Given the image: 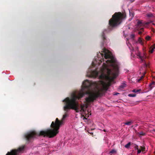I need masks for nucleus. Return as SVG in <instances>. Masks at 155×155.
Returning <instances> with one entry per match:
<instances>
[{
    "mask_svg": "<svg viewBox=\"0 0 155 155\" xmlns=\"http://www.w3.org/2000/svg\"><path fill=\"white\" fill-rule=\"evenodd\" d=\"M114 70L107 69L105 64L104 65L103 71L99 76L101 79V84L102 87L99 89L96 93L92 92L91 91L97 86L96 82H93L86 80L83 82L82 86L81 92L85 94H88L89 97H86L85 101L87 103L93 102L96 99L101 96L108 90L113 81L119 74L118 68L117 66L113 64Z\"/></svg>",
    "mask_w": 155,
    "mask_h": 155,
    "instance_id": "obj_1",
    "label": "nucleus"
},
{
    "mask_svg": "<svg viewBox=\"0 0 155 155\" xmlns=\"http://www.w3.org/2000/svg\"><path fill=\"white\" fill-rule=\"evenodd\" d=\"M84 95V94L80 92L77 95H76L75 93H74L70 98H66L63 101L65 103L64 107V109L66 111V113L63 115L61 120H59L58 118H56L55 121H52L51 125V127L52 129L49 128L46 130H42L38 133L35 131L27 133L24 135L26 140L28 141H30L35 136H43L44 137H48L49 138H52L55 136L58 133V130L64 120L68 116L67 112L68 110L72 109L75 110L77 113L79 112L78 102L77 100L81 99Z\"/></svg>",
    "mask_w": 155,
    "mask_h": 155,
    "instance_id": "obj_2",
    "label": "nucleus"
},
{
    "mask_svg": "<svg viewBox=\"0 0 155 155\" xmlns=\"http://www.w3.org/2000/svg\"><path fill=\"white\" fill-rule=\"evenodd\" d=\"M126 17L125 14L120 12H115L109 21V26L108 28L111 30L117 26L121 22L122 20Z\"/></svg>",
    "mask_w": 155,
    "mask_h": 155,
    "instance_id": "obj_3",
    "label": "nucleus"
},
{
    "mask_svg": "<svg viewBox=\"0 0 155 155\" xmlns=\"http://www.w3.org/2000/svg\"><path fill=\"white\" fill-rule=\"evenodd\" d=\"M106 51L107 50L105 48H104L103 49V51H102V52H103V53H104V57L106 59H109L105 61V62L107 64L104 63H103L102 65V68L101 69V71H103V66L104 64H106V66H107V69H109L108 68V66H111L112 68V70H114V68L113 67L114 66L113 65V64H115V65H116L117 66V67L118 68V70H119L118 65L117 62L114 59L111 58L110 56V54L106 53Z\"/></svg>",
    "mask_w": 155,
    "mask_h": 155,
    "instance_id": "obj_4",
    "label": "nucleus"
},
{
    "mask_svg": "<svg viewBox=\"0 0 155 155\" xmlns=\"http://www.w3.org/2000/svg\"><path fill=\"white\" fill-rule=\"evenodd\" d=\"M25 147L24 145H22L19 147L17 149L13 150L10 152H8L6 155H17L18 153L24 150Z\"/></svg>",
    "mask_w": 155,
    "mask_h": 155,
    "instance_id": "obj_5",
    "label": "nucleus"
},
{
    "mask_svg": "<svg viewBox=\"0 0 155 155\" xmlns=\"http://www.w3.org/2000/svg\"><path fill=\"white\" fill-rule=\"evenodd\" d=\"M152 21L150 22H144L142 20H139L137 22V27L138 29H140L141 27L144 26L146 25H148Z\"/></svg>",
    "mask_w": 155,
    "mask_h": 155,
    "instance_id": "obj_6",
    "label": "nucleus"
},
{
    "mask_svg": "<svg viewBox=\"0 0 155 155\" xmlns=\"http://www.w3.org/2000/svg\"><path fill=\"white\" fill-rule=\"evenodd\" d=\"M97 57L99 58V57H100V55L101 56L102 58L101 59L100 58L99 60L100 61L101 63L103 62V61H104V59L103 58V57L104 56V54L102 53H100V52H99V54H97Z\"/></svg>",
    "mask_w": 155,
    "mask_h": 155,
    "instance_id": "obj_7",
    "label": "nucleus"
},
{
    "mask_svg": "<svg viewBox=\"0 0 155 155\" xmlns=\"http://www.w3.org/2000/svg\"><path fill=\"white\" fill-rule=\"evenodd\" d=\"M155 85V82L154 81L152 82L149 85V90L150 91L151 90L153 87H154Z\"/></svg>",
    "mask_w": 155,
    "mask_h": 155,
    "instance_id": "obj_8",
    "label": "nucleus"
},
{
    "mask_svg": "<svg viewBox=\"0 0 155 155\" xmlns=\"http://www.w3.org/2000/svg\"><path fill=\"white\" fill-rule=\"evenodd\" d=\"M78 105H79V104H78ZM84 105H81V109H80V108H79V107H78V108L79 109V111H80V112H81L82 111L83 112H84L86 110V109H84Z\"/></svg>",
    "mask_w": 155,
    "mask_h": 155,
    "instance_id": "obj_9",
    "label": "nucleus"
},
{
    "mask_svg": "<svg viewBox=\"0 0 155 155\" xmlns=\"http://www.w3.org/2000/svg\"><path fill=\"white\" fill-rule=\"evenodd\" d=\"M155 49V45H154L150 47L149 52L151 53H152L154 51V50Z\"/></svg>",
    "mask_w": 155,
    "mask_h": 155,
    "instance_id": "obj_10",
    "label": "nucleus"
},
{
    "mask_svg": "<svg viewBox=\"0 0 155 155\" xmlns=\"http://www.w3.org/2000/svg\"><path fill=\"white\" fill-rule=\"evenodd\" d=\"M141 55L142 57H143V59L141 60L142 62H145V59L146 58V54L145 53H144Z\"/></svg>",
    "mask_w": 155,
    "mask_h": 155,
    "instance_id": "obj_11",
    "label": "nucleus"
},
{
    "mask_svg": "<svg viewBox=\"0 0 155 155\" xmlns=\"http://www.w3.org/2000/svg\"><path fill=\"white\" fill-rule=\"evenodd\" d=\"M133 122L132 121H129L126 122L125 124L127 125H130L131 124H132Z\"/></svg>",
    "mask_w": 155,
    "mask_h": 155,
    "instance_id": "obj_12",
    "label": "nucleus"
},
{
    "mask_svg": "<svg viewBox=\"0 0 155 155\" xmlns=\"http://www.w3.org/2000/svg\"><path fill=\"white\" fill-rule=\"evenodd\" d=\"M101 37L102 38V39H103V40L104 41V42L105 40H106V37H105V35L104 32H103L102 34Z\"/></svg>",
    "mask_w": 155,
    "mask_h": 155,
    "instance_id": "obj_13",
    "label": "nucleus"
},
{
    "mask_svg": "<svg viewBox=\"0 0 155 155\" xmlns=\"http://www.w3.org/2000/svg\"><path fill=\"white\" fill-rule=\"evenodd\" d=\"M137 56H138V58H139L141 60H143V57H142V55H141L140 53H138L137 54Z\"/></svg>",
    "mask_w": 155,
    "mask_h": 155,
    "instance_id": "obj_14",
    "label": "nucleus"
},
{
    "mask_svg": "<svg viewBox=\"0 0 155 155\" xmlns=\"http://www.w3.org/2000/svg\"><path fill=\"white\" fill-rule=\"evenodd\" d=\"M130 144L131 143L130 142H129L128 143H127L125 146V147L127 148H128L130 147Z\"/></svg>",
    "mask_w": 155,
    "mask_h": 155,
    "instance_id": "obj_15",
    "label": "nucleus"
},
{
    "mask_svg": "<svg viewBox=\"0 0 155 155\" xmlns=\"http://www.w3.org/2000/svg\"><path fill=\"white\" fill-rule=\"evenodd\" d=\"M126 84L124 83H123L121 84L120 87L122 89H124L126 87Z\"/></svg>",
    "mask_w": 155,
    "mask_h": 155,
    "instance_id": "obj_16",
    "label": "nucleus"
},
{
    "mask_svg": "<svg viewBox=\"0 0 155 155\" xmlns=\"http://www.w3.org/2000/svg\"><path fill=\"white\" fill-rule=\"evenodd\" d=\"M141 91L140 89H133L132 90V92L134 93L138 92Z\"/></svg>",
    "mask_w": 155,
    "mask_h": 155,
    "instance_id": "obj_17",
    "label": "nucleus"
},
{
    "mask_svg": "<svg viewBox=\"0 0 155 155\" xmlns=\"http://www.w3.org/2000/svg\"><path fill=\"white\" fill-rule=\"evenodd\" d=\"M143 28H140V29H139V30L141 31H139L138 32V34L139 35H141L142 33V31H143Z\"/></svg>",
    "mask_w": 155,
    "mask_h": 155,
    "instance_id": "obj_18",
    "label": "nucleus"
},
{
    "mask_svg": "<svg viewBox=\"0 0 155 155\" xmlns=\"http://www.w3.org/2000/svg\"><path fill=\"white\" fill-rule=\"evenodd\" d=\"M138 41L140 43L143 45V43L142 42V40L140 38H139Z\"/></svg>",
    "mask_w": 155,
    "mask_h": 155,
    "instance_id": "obj_19",
    "label": "nucleus"
},
{
    "mask_svg": "<svg viewBox=\"0 0 155 155\" xmlns=\"http://www.w3.org/2000/svg\"><path fill=\"white\" fill-rule=\"evenodd\" d=\"M138 134L139 135L142 136H144L145 135V133H143V132H138Z\"/></svg>",
    "mask_w": 155,
    "mask_h": 155,
    "instance_id": "obj_20",
    "label": "nucleus"
},
{
    "mask_svg": "<svg viewBox=\"0 0 155 155\" xmlns=\"http://www.w3.org/2000/svg\"><path fill=\"white\" fill-rule=\"evenodd\" d=\"M151 37L147 35L145 37V39L146 40L149 41Z\"/></svg>",
    "mask_w": 155,
    "mask_h": 155,
    "instance_id": "obj_21",
    "label": "nucleus"
},
{
    "mask_svg": "<svg viewBox=\"0 0 155 155\" xmlns=\"http://www.w3.org/2000/svg\"><path fill=\"white\" fill-rule=\"evenodd\" d=\"M130 38L131 39H134L135 38V35L134 34H132L130 35Z\"/></svg>",
    "mask_w": 155,
    "mask_h": 155,
    "instance_id": "obj_22",
    "label": "nucleus"
},
{
    "mask_svg": "<svg viewBox=\"0 0 155 155\" xmlns=\"http://www.w3.org/2000/svg\"><path fill=\"white\" fill-rule=\"evenodd\" d=\"M140 148L141 149V151H143L145 150V147H144V146H143V147L140 146Z\"/></svg>",
    "mask_w": 155,
    "mask_h": 155,
    "instance_id": "obj_23",
    "label": "nucleus"
},
{
    "mask_svg": "<svg viewBox=\"0 0 155 155\" xmlns=\"http://www.w3.org/2000/svg\"><path fill=\"white\" fill-rule=\"evenodd\" d=\"M147 16L148 17H152L153 16V14L151 13H149L147 14Z\"/></svg>",
    "mask_w": 155,
    "mask_h": 155,
    "instance_id": "obj_24",
    "label": "nucleus"
},
{
    "mask_svg": "<svg viewBox=\"0 0 155 155\" xmlns=\"http://www.w3.org/2000/svg\"><path fill=\"white\" fill-rule=\"evenodd\" d=\"M128 96L130 97H134L136 96V94H129L128 95Z\"/></svg>",
    "mask_w": 155,
    "mask_h": 155,
    "instance_id": "obj_25",
    "label": "nucleus"
},
{
    "mask_svg": "<svg viewBox=\"0 0 155 155\" xmlns=\"http://www.w3.org/2000/svg\"><path fill=\"white\" fill-rule=\"evenodd\" d=\"M115 152H116L115 150H113L110 151V153L111 154H113V153H115Z\"/></svg>",
    "mask_w": 155,
    "mask_h": 155,
    "instance_id": "obj_26",
    "label": "nucleus"
},
{
    "mask_svg": "<svg viewBox=\"0 0 155 155\" xmlns=\"http://www.w3.org/2000/svg\"><path fill=\"white\" fill-rule=\"evenodd\" d=\"M144 76H143L141 77L138 80V81L139 82L142 80V79L143 78Z\"/></svg>",
    "mask_w": 155,
    "mask_h": 155,
    "instance_id": "obj_27",
    "label": "nucleus"
},
{
    "mask_svg": "<svg viewBox=\"0 0 155 155\" xmlns=\"http://www.w3.org/2000/svg\"><path fill=\"white\" fill-rule=\"evenodd\" d=\"M134 148L135 149H137V150H138V149H139L138 146L137 145H135V146H134Z\"/></svg>",
    "mask_w": 155,
    "mask_h": 155,
    "instance_id": "obj_28",
    "label": "nucleus"
},
{
    "mask_svg": "<svg viewBox=\"0 0 155 155\" xmlns=\"http://www.w3.org/2000/svg\"><path fill=\"white\" fill-rule=\"evenodd\" d=\"M141 150H140L138 149V150H137V153H140L141 152Z\"/></svg>",
    "mask_w": 155,
    "mask_h": 155,
    "instance_id": "obj_29",
    "label": "nucleus"
},
{
    "mask_svg": "<svg viewBox=\"0 0 155 155\" xmlns=\"http://www.w3.org/2000/svg\"><path fill=\"white\" fill-rule=\"evenodd\" d=\"M94 72H95L96 75H97V73L95 71H94L91 72V74H92Z\"/></svg>",
    "mask_w": 155,
    "mask_h": 155,
    "instance_id": "obj_30",
    "label": "nucleus"
},
{
    "mask_svg": "<svg viewBox=\"0 0 155 155\" xmlns=\"http://www.w3.org/2000/svg\"><path fill=\"white\" fill-rule=\"evenodd\" d=\"M130 2H133L134 1V0H130Z\"/></svg>",
    "mask_w": 155,
    "mask_h": 155,
    "instance_id": "obj_31",
    "label": "nucleus"
},
{
    "mask_svg": "<svg viewBox=\"0 0 155 155\" xmlns=\"http://www.w3.org/2000/svg\"><path fill=\"white\" fill-rule=\"evenodd\" d=\"M145 65L146 67H147L148 66V64H147L146 63H145Z\"/></svg>",
    "mask_w": 155,
    "mask_h": 155,
    "instance_id": "obj_32",
    "label": "nucleus"
},
{
    "mask_svg": "<svg viewBox=\"0 0 155 155\" xmlns=\"http://www.w3.org/2000/svg\"><path fill=\"white\" fill-rule=\"evenodd\" d=\"M134 15L133 13H132V17H134Z\"/></svg>",
    "mask_w": 155,
    "mask_h": 155,
    "instance_id": "obj_33",
    "label": "nucleus"
},
{
    "mask_svg": "<svg viewBox=\"0 0 155 155\" xmlns=\"http://www.w3.org/2000/svg\"><path fill=\"white\" fill-rule=\"evenodd\" d=\"M119 94L118 93H116V94H115V95H117V94Z\"/></svg>",
    "mask_w": 155,
    "mask_h": 155,
    "instance_id": "obj_34",
    "label": "nucleus"
},
{
    "mask_svg": "<svg viewBox=\"0 0 155 155\" xmlns=\"http://www.w3.org/2000/svg\"><path fill=\"white\" fill-rule=\"evenodd\" d=\"M153 25H155V23H153Z\"/></svg>",
    "mask_w": 155,
    "mask_h": 155,
    "instance_id": "obj_35",
    "label": "nucleus"
},
{
    "mask_svg": "<svg viewBox=\"0 0 155 155\" xmlns=\"http://www.w3.org/2000/svg\"><path fill=\"white\" fill-rule=\"evenodd\" d=\"M103 131L104 132L106 131V130H104Z\"/></svg>",
    "mask_w": 155,
    "mask_h": 155,
    "instance_id": "obj_36",
    "label": "nucleus"
},
{
    "mask_svg": "<svg viewBox=\"0 0 155 155\" xmlns=\"http://www.w3.org/2000/svg\"><path fill=\"white\" fill-rule=\"evenodd\" d=\"M154 154H155V151H154Z\"/></svg>",
    "mask_w": 155,
    "mask_h": 155,
    "instance_id": "obj_37",
    "label": "nucleus"
},
{
    "mask_svg": "<svg viewBox=\"0 0 155 155\" xmlns=\"http://www.w3.org/2000/svg\"><path fill=\"white\" fill-rule=\"evenodd\" d=\"M153 131H154L155 132V130H153Z\"/></svg>",
    "mask_w": 155,
    "mask_h": 155,
    "instance_id": "obj_38",
    "label": "nucleus"
},
{
    "mask_svg": "<svg viewBox=\"0 0 155 155\" xmlns=\"http://www.w3.org/2000/svg\"><path fill=\"white\" fill-rule=\"evenodd\" d=\"M153 78H154L155 79V76L154 77H153Z\"/></svg>",
    "mask_w": 155,
    "mask_h": 155,
    "instance_id": "obj_39",
    "label": "nucleus"
}]
</instances>
